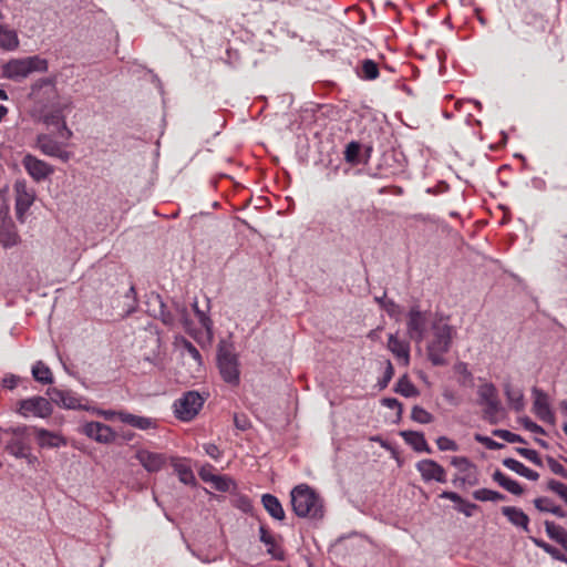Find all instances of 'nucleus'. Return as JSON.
I'll list each match as a JSON object with an SVG mask.
<instances>
[{"label":"nucleus","instance_id":"nucleus-48","mask_svg":"<svg viewBox=\"0 0 567 567\" xmlns=\"http://www.w3.org/2000/svg\"><path fill=\"white\" fill-rule=\"evenodd\" d=\"M547 488L554 493H556L564 502L567 504V485L556 481L550 480L547 484Z\"/></svg>","mask_w":567,"mask_h":567},{"label":"nucleus","instance_id":"nucleus-23","mask_svg":"<svg viewBox=\"0 0 567 567\" xmlns=\"http://www.w3.org/2000/svg\"><path fill=\"white\" fill-rule=\"evenodd\" d=\"M502 514L516 527L529 532V517L523 512V509L515 506L502 507Z\"/></svg>","mask_w":567,"mask_h":567},{"label":"nucleus","instance_id":"nucleus-14","mask_svg":"<svg viewBox=\"0 0 567 567\" xmlns=\"http://www.w3.org/2000/svg\"><path fill=\"white\" fill-rule=\"evenodd\" d=\"M415 467L424 482L446 483V471L436 461L424 458L419 461Z\"/></svg>","mask_w":567,"mask_h":567},{"label":"nucleus","instance_id":"nucleus-49","mask_svg":"<svg viewBox=\"0 0 567 567\" xmlns=\"http://www.w3.org/2000/svg\"><path fill=\"white\" fill-rule=\"evenodd\" d=\"M436 444L440 451H453L456 452L458 450V445L455 441L451 440L447 436H440L436 440Z\"/></svg>","mask_w":567,"mask_h":567},{"label":"nucleus","instance_id":"nucleus-20","mask_svg":"<svg viewBox=\"0 0 567 567\" xmlns=\"http://www.w3.org/2000/svg\"><path fill=\"white\" fill-rule=\"evenodd\" d=\"M31 431L33 432L39 446L42 449L60 447L66 444L65 440L58 433L35 426L31 427Z\"/></svg>","mask_w":567,"mask_h":567},{"label":"nucleus","instance_id":"nucleus-50","mask_svg":"<svg viewBox=\"0 0 567 567\" xmlns=\"http://www.w3.org/2000/svg\"><path fill=\"white\" fill-rule=\"evenodd\" d=\"M516 451H517V453L519 455H522L523 457L527 458L528 461H530L535 465H538V466L542 465V460H540L538 453L535 450H529V449H525V447H517Z\"/></svg>","mask_w":567,"mask_h":567},{"label":"nucleus","instance_id":"nucleus-10","mask_svg":"<svg viewBox=\"0 0 567 567\" xmlns=\"http://www.w3.org/2000/svg\"><path fill=\"white\" fill-rule=\"evenodd\" d=\"M21 163L25 172L35 183L48 179L54 173L52 165L32 154L24 155Z\"/></svg>","mask_w":567,"mask_h":567},{"label":"nucleus","instance_id":"nucleus-2","mask_svg":"<svg viewBox=\"0 0 567 567\" xmlns=\"http://www.w3.org/2000/svg\"><path fill=\"white\" fill-rule=\"evenodd\" d=\"M292 509L299 517L321 519L324 515L323 501L320 495L307 484L296 486L291 493Z\"/></svg>","mask_w":567,"mask_h":567},{"label":"nucleus","instance_id":"nucleus-42","mask_svg":"<svg viewBox=\"0 0 567 567\" xmlns=\"http://www.w3.org/2000/svg\"><path fill=\"white\" fill-rule=\"evenodd\" d=\"M360 151H361V145L360 143L358 142H350L347 146H346V150H344V159L347 163H350L352 165H355V164H359L360 163Z\"/></svg>","mask_w":567,"mask_h":567},{"label":"nucleus","instance_id":"nucleus-34","mask_svg":"<svg viewBox=\"0 0 567 567\" xmlns=\"http://www.w3.org/2000/svg\"><path fill=\"white\" fill-rule=\"evenodd\" d=\"M478 403L481 405H485L488 402H492L498 399V393L496 386L491 382H485L478 386L477 390Z\"/></svg>","mask_w":567,"mask_h":567},{"label":"nucleus","instance_id":"nucleus-32","mask_svg":"<svg viewBox=\"0 0 567 567\" xmlns=\"http://www.w3.org/2000/svg\"><path fill=\"white\" fill-rule=\"evenodd\" d=\"M493 480L497 482L507 492L514 495H522L524 492L523 487L518 482L507 477L504 473H502L498 470L495 471V473L493 474Z\"/></svg>","mask_w":567,"mask_h":567},{"label":"nucleus","instance_id":"nucleus-44","mask_svg":"<svg viewBox=\"0 0 567 567\" xmlns=\"http://www.w3.org/2000/svg\"><path fill=\"white\" fill-rule=\"evenodd\" d=\"M354 218L360 225L369 224L377 218L375 207L360 208L353 213Z\"/></svg>","mask_w":567,"mask_h":567},{"label":"nucleus","instance_id":"nucleus-53","mask_svg":"<svg viewBox=\"0 0 567 567\" xmlns=\"http://www.w3.org/2000/svg\"><path fill=\"white\" fill-rule=\"evenodd\" d=\"M520 423L527 431L542 435L546 434L545 430L540 425H538L527 416L523 417L520 420Z\"/></svg>","mask_w":567,"mask_h":567},{"label":"nucleus","instance_id":"nucleus-56","mask_svg":"<svg viewBox=\"0 0 567 567\" xmlns=\"http://www.w3.org/2000/svg\"><path fill=\"white\" fill-rule=\"evenodd\" d=\"M460 480L462 481L463 484L476 485L477 482H478L476 466L474 465L472 467V471H468V472L464 473L460 477Z\"/></svg>","mask_w":567,"mask_h":567},{"label":"nucleus","instance_id":"nucleus-5","mask_svg":"<svg viewBox=\"0 0 567 567\" xmlns=\"http://www.w3.org/2000/svg\"><path fill=\"white\" fill-rule=\"evenodd\" d=\"M217 364L223 380L230 385H238L240 381L239 362L237 354L229 347H220L217 353Z\"/></svg>","mask_w":567,"mask_h":567},{"label":"nucleus","instance_id":"nucleus-7","mask_svg":"<svg viewBox=\"0 0 567 567\" xmlns=\"http://www.w3.org/2000/svg\"><path fill=\"white\" fill-rule=\"evenodd\" d=\"M205 399L196 391L186 392L174 403L175 415L182 421L193 420L203 408Z\"/></svg>","mask_w":567,"mask_h":567},{"label":"nucleus","instance_id":"nucleus-30","mask_svg":"<svg viewBox=\"0 0 567 567\" xmlns=\"http://www.w3.org/2000/svg\"><path fill=\"white\" fill-rule=\"evenodd\" d=\"M535 507L540 512L551 513L556 515L557 517L565 518L567 516V512L560 507L559 505H556L550 498L548 497H538L534 499Z\"/></svg>","mask_w":567,"mask_h":567},{"label":"nucleus","instance_id":"nucleus-18","mask_svg":"<svg viewBox=\"0 0 567 567\" xmlns=\"http://www.w3.org/2000/svg\"><path fill=\"white\" fill-rule=\"evenodd\" d=\"M31 94L37 101L41 102L45 100L48 103L54 106V103L58 100V90L54 80H39L37 83L33 84Z\"/></svg>","mask_w":567,"mask_h":567},{"label":"nucleus","instance_id":"nucleus-15","mask_svg":"<svg viewBox=\"0 0 567 567\" xmlns=\"http://www.w3.org/2000/svg\"><path fill=\"white\" fill-rule=\"evenodd\" d=\"M39 121H41L47 126H55L61 140L69 141L73 136L72 131L66 125L61 110L44 112L41 114Z\"/></svg>","mask_w":567,"mask_h":567},{"label":"nucleus","instance_id":"nucleus-26","mask_svg":"<svg viewBox=\"0 0 567 567\" xmlns=\"http://www.w3.org/2000/svg\"><path fill=\"white\" fill-rule=\"evenodd\" d=\"M20 243V236L13 224H2L0 226V245L8 249L17 246Z\"/></svg>","mask_w":567,"mask_h":567},{"label":"nucleus","instance_id":"nucleus-45","mask_svg":"<svg viewBox=\"0 0 567 567\" xmlns=\"http://www.w3.org/2000/svg\"><path fill=\"white\" fill-rule=\"evenodd\" d=\"M411 417L421 424H429L433 421V415L419 405L413 406Z\"/></svg>","mask_w":567,"mask_h":567},{"label":"nucleus","instance_id":"nucleus-22","mask_svg":"<svg viewBox=\"0 0 567 567\" xmlns=\"http://www.w3.org/2000/svg\"><path fill=\"white\" fill-rule=\"evenodd\" d=\"M118 420L138 430H151L157 427V420L148 416H141L126 411L118 412Z\"/></svg>","mask_w":567,"mask_h":567},{"label":"nucleus","instance_id":"nucleus-58","mask_svg":"<svg viewBox=\"0 0 567 567\" xmlns=\"http://www.w3.org/2000/svg\"><path fill=\"white\" fill-rule=\"evenodd\" d=\"M204 450H205L206 454L209 455L214 460H218L221 456L220 450L218 449L217 445H215L213 443L205 444Z\"/></svg>","mask_w":567,"mask_h":567},{"label":"nucleus","instance_id":"nucleus-47","mask_svg":"<svg viewBox=\"0 0 567 567\" xmlns=\"http://www.w3.org/2000/svg\"><path fill=\"white\" fill-rule=\"evenodd\" d=\"M493 434L508 443H525V440L520 435L508 430H495Z\"/></svg>","mask_w":567,"mask_h":567},{"label":"nucleus","instance_id":"nucleus-31","mask_svg":"<svg viewBox=\"0 0 567 567\" xmlns=\"http://www.w3.org/2000/svg\"><path fill=\"white\" fill-rule=\"evenodd\" d=\"M175 347L181 349L182 353H187L198 365L203 364V358L198 349L186 338L179 336L175 338Z\"/></svg>","mask_w":567,"mask_h":567},{"label":"nucleus","instance_id":"nucleus-46","mask_svg":"<svg viewBox=\"0 0 567 567\" xmlns=\"http://www.w3.org/2000/svg\"><path fill=\"white\" fill-rule=\"evenodd\" d=\"M451 465L456 467L462 474L472 471V467L474 466V464L465 456H453L451 458Z\"/></svg>","mask_w":567,"mask_h":567},{"label":"nucleus","instance_id":"nucleus-9","mask_svg":"<svg viewBox=\"0 0 567 567\" xmlns=\"http://www.w3.org/2000/svg\"><path fill=\"white\" fill-rule=\"evenodd\" d=\"M47 394L59 406L72 410H90V406L82 403L84 399L71 390L49 388Z\"/></svg>","mask_w":567,"mask_h":567},{"label":"nucleus","instance_id":"nucleus-37","mask_svg":"<svg viewBox=\"0 0 567 567\" xmlns=\"http://www.w3.org/2000/svg\"><path fill=\"white\" fill-rule=\"evenodd\" d=\"M455 373L457 374V381L462 386L473 388L474 377L468 370V367L464 362H458L454 367Z\"/></svg>","mask_w":567,"mask_h":567},{"label":"nucleus","instance_id":"nucleus-27","mask_svg":"<svg viewBox=\"0 0 567 567\" xmlns=\"http://www.w3.org/2000/svg\"><path fill=\"white\" fill-rule=\"evenodd\" d=\"M544 525L547 536L567 551V530L550 520H545Z\"/></svg>","mask_w":567,"mask_h":567},{"label":"nucleus","instance_id":"nucleus-38","mask_svg":"<svg viewBox=\"0 0 567 567\" xmlns=\"http://www.w3.org/2000/svg\"><path fill=\"white\" fill-rule=\"evenodd\" d=\"M504 391H505V395L507 398L509 405L517 412L523 410L524 395H523L522 391L518 389H513L509 384H507L505 386Z\"/></svg>","mask_w":567,"mask_h":567},{"label":"nucleus","instance_id":"nucleus-33","mask_svg":"<svg viewBox=\"0 0 567 567\" xmlns=\"http://www.w3.org/2000/svg\"><path fill=\"white\" fill-rule=\"evenodd\" d=\"M357 73L360 79L372 81L379 76V66L373 60L365 59L361 62V66Z\"/></svg>","mask_w":567,"mask_h":567},{"label":"nucleus","instance_id":"nucleus-13","mask_svg":"<svg viewBox=\"0 0 567 567\" xmlns=\"http://www.w3.org/2000/svg\"><path fill=\"white\" fill-rule=\"evenodd\" d=\"M16 193V212L19 220L23 221L24 213L31 207L34 202V190L29 188L24 179L14 183Z\"/></svg>","mask_w":567,"mask_h":567},{"label":"nucleus","instance_id":"nucleus-28","mask_svg":"<svg viewBox=\"0 0 567 567\" xmlns=\"http://www.w3.org/2000/svg\"><path fill=\"white\" fill-rule=\"evenodd\" d=\"M261 502L265 509L272 518L278 520H282L285 518V511L276 496L271 494H265L261 497Z\"/></svg>","mask_w":567,"mask_h":567},{"label":"nucleus","instance_id":"nucleus-19","mask_svg":"<svg viewBox=\"0 0 567 567\" xmlns=\"http://www.w3.org/2000/svg\"><path fill=\"white\" fill-rule=\"evenodd\" d=\"M175 313L167 310L163 302H161V311H159V318L162 322L167 327H174L176 322V316L182 321L184 328L188 330L189 320H188V312L187 308L184 305L175 303L174 305Z\"/></svg>","mask_w":567,"mask_h":567},{"label":"nucleus","instance_id":"nucleus-11","mask_svg":"<svg viewBox=\"0 0 567 567\" xmlns=\"http://www.w3.org/2000/svg\"><path fill=\"white\" fill-rule=\"evenodd\" d=\"M533 412L535 415L543 422L555 424L556 417L554 412L550 409L549 396L548 394L538 388H533Z\"/></svg>","mask_w":567,"mask_h":567},{"label":"nucleus","instance_id":"nucleus-4","mask_svg":"<svg viewBox=\"0 0 567 567\" xmlns=\"http://www.w3.org/2000/svg\"><path fill=\"white\" fill-rule=\"evenodd\" d=\"M47 70L48 61L39 55H32L10 60L3 65V75L10 80L19 81L32 72H45Z\"/></svg>","mask_w":567,"mask_h":567},{"label":"nucleus","instance_id":"nucleus-43","mask_svg":"<svg viewBox=\"0 0 567 567\" xmlns=\"http://www.w3.org/2000/svg\"><path fill=\"white\" fill-rule=\"evenodd\" d=\"M484 406V416L485 419L492 423L495 424L497 422V414L502 410V404L499 399H496L492 402L486 403Z\"/></svg>","mask_w":567,"mask_h":567},{"label":"nucleus","instance_id":"nucleus-57","mask_svg":"<svg viewBox=\"0 0 567 567\" xmlns=\"http://www.w3.org/2000/svg\"><path fill=\"white\" fill-rule=\"evenodd\" d=\"M475 440L482 444H484L487 449H491V450H497V449H501L503 447V444L501 443H497L496 441L487 437V436H482V435H476L475 436Z\"/></svg>","mask_w":567,"mask_h":567},{"label":"nucleus","instance_id":"nucleus-3","mask_svg":"<svg viewBox=\"0 0 567 567\" xmlns=\"http://www.w3.org/2000/svg\"><path fill=\"white\" fill-rule=\"evenodd\" d=\"M441 316L433 315L430 311L421 310L419 306H413L406 315V334L420 344L426 337L429 328L432 329V322L436 321Z\"/></svg>","mask_w":567,"mask_h":567},{"label":"nucleus","instance_id":"nucleus-64","mask_svg":"<svg viewBox=\"0 0 567 567\" xmlns=\"http://www.w3.org/2000/svg\"><path fill=\"white\" fill-rule=\"evenodd\" d=\"M441 498H445V499H450L454 503H460L462 502V497L455 493V492H447V491H444L441 495H440Z\"/></svg>","mask_w":567,"mask_h":567},{"label":"nucleus","instance_id":"nucleus-12","mask_svg":"<svg viewBox=\"0 0 567 567\" xmlns=\"http://www.w3.org/2000/svg\"><path fill=\"white\" fill-rule=\"evenodd\" d=\"M82 433L97 443L111 444L116 439L113 429L101 422H86L82 425Z\"/></svg>","mask_w":567,"mask_h":567},{"label":"nucleus","instance_id":"nucleus-39","mask_svg":"<svg viewBox=\"0 0 567 567\" xmlns=\"http://www.w3.org/2000/svg\"><path fill=\"white\" fill-rule=\"evenodd\" d=\"M395 391L405 398H414L420 394L416 386L409 380L408 375H403L396 383Z\"/></svg>","mask_w":567,"mask_h":567},{"label":"nucleus","instance_id":"nucleus-16","mask_svg":"<svg viewBox=\"0 0 567 567\" xmlns=\"http://www.w3.org/2000/svg\"><path fill=\"white\" fill-rule=\"evenodd\" d=\"M31 427H17L13 430V435L11 440L7 444V450L10 454L16 457H29V445L27 443L25 436Z\"/></svg>","mask_w":567,"mask_h":567},{"label":"nucleus","instance_id":"nucleus-41","mask_svg":"<svg viewBox=\"0 0 567 567\" xmlns=\"http://www.w3.org/2000/svg\"><path fill=\"white\" fill-rule=\"evenodd\" d=\"M473 497L476 501H481V502H487V501L498 502V501L505 499V496L503 494H501L496 491L488 489V488L476 489L473 493Z\"/></svg>","mask_w":567,"mask_h":567},{"label":"nucleus","instance_id":"nucleus-63","mask_svg":"<svg viewBox=\"0 0 567 567\" xmlns=\"http://www.w3.org/2000/svg\"><path fill=\"white\" fill-rule=\"evenodd\" d=\"M530 539L535 544V546H537L538 548L543 549L547 554H548L549 549L553 546L549 543H547V542H545V540H543L540 538L530 537Z\"/></svg>","mask_w":567,"mask_h":567},{"label":"nucleus","instance_id":"nucleus-55","mask_svg":"<svg viewBox=\"0 0 567 567\" xmlns=\"http://www.w3.org/2000/svg\"><path fill=\"white\" fill-rule=\"evenodd\" d=\"M478 507L476 504L466 502L462 498V502L458 503V506L456 509L461 513H463L465 516L471 517L474 514V511H476Z\"/></svg>","mask_w":567,"mask_h":567},{"label":"nucleus","instance_id":"nucleus-36","mask_svg":"<svg viewBox=\"0 0 567 567\" xmlns=\"http://www.w3.org/2000/svg\"><path fill=\"white\" fill-rule=\"evenodd\" d=\"M19 45L18 35L13 30L0 25V47L6 50H14Z\"/></svg>","mask_w":567,"mask_h":567},{"label":"nucleus","instance_id":"nucleus-21","mask_svg":"<svg viewBox=\"0 0 567 567\" xmlns=\"http://www.w3.org/2000/svg\"><path fill=\"white\" fill-rule=\"evenodd\" d=\"M388 349L405 367L410 364V343L396 334H389Z\"/></svg>","mask_w":567,"mask_h":567},{"label":"nucleus","instance_id":"nucleus-35","mask_svg":"<svg viewBox=\"0 0 567 567\" xmlns=\"http://www.w3.org/2000/svg\"><path fill=\"white\" fill-rule=\"evenodd\" d=\"M32 375L38 382L42 384H50L53 382V375L50 368L42 361H38L32 367Z\"/></svg>","mask_w":567,"mask_h":567},{"label":"nucleus","instance_id":"nucleus-8","mask_svg":"<svg viewBox=\"0 0 567 567\" xmlns=\"http://www.w3.org/2000/svg\"><path fill=\"white\" fill-rule=\"evenodd\" d=\"M17 412L23 417H48L52 413L51 402L43 396H32L18 403Z\"/></svg>","mask_w":567,"mask_h":567},{"label":"nucleus","instance_id":"nucleus-6","mask_svg":"<svg viewBox=\"0 0 567 567\" xmlns=\"http://www.w3.org/2000/svg\"><path fill=\"white\" fill-rule=\"evenodd\" d=\"M34 146L43 155L59 158L64 163H66L72 156V153L66 150L68 141H59L54 138L51 134H38Z\"/></svg>","mask_w":567,"mask_h":567},{"label":"nucleus","instance_id":"nucleus-60","mask_svg":"<svg viewBox=\"0 0 567 567\" xmlns=\"http://www.w3.org/2000/svg\"><path fill=\"white\" fill-rule=\"evenodd\" d=\"M382 404L389 409H396L399 415L402 413V404L394 398H384Z\"/></svg>","mask_w":567,"mask_h":567},{"label":"nucleus","instance_id":"nucleus-54","mask_svg":"<svg viewBox=\"0 0 567 567\" xmlns=\"http://www.w3.org/2000/svg\"><path fill=\"white\" fill-rule=\"evenodd\" d=\"M89 411L92 412L93 414L104 417L107 421H112L115 417L118 419V412H120V411H114V410H103V409L91 408V406H90Z\"/></svg>","mask_w":567,"mask_h":567},{"label":"nucleus","instance_id":"nucleus-52","mask_svg":"<svg viewBox=\"0 0 567 567\" xmlns=\"http://www.w3.org/2000/svg\"><path fill=\"white\" fill-rule=\"evenodd\" d=\"M547 464L553 473L564 478H567V470L554 457H547Z\"/></svg>","mask_w":567,"mask_h":567},{"label":"nucleus","instance_id":"nucleus-24","mask_svg":"<svg viewBox=\"0 0 567 567\" xmlns=\"http://www.w3.org/2000/svg\"><path fill=\"white\" fill-rule=\"evenodd\" d=\"M259 533L260 542L267 546L268 554H270L277 560H282L285 557L284 550L277 544L275 536L264 525L260 526Z\"/></svg>","mask_w":567,"mask_h":567},{"label":"nucleus","instance_id":"nucleus-59","mask_svg":"<svg viewBox=\"0 0 567 567\" xmlns=\"http://www.w3.org/2000/svg\"><path fill=\"white\" fill-rule=\"evenodd\" d=\"M393 375H394V368H393L391 361L388 360L381 386H383V388L386 386L388 383L390 382V380L393 378Z\"/></svg>","mask_w":567,"mask_h":567},{"label":"nucleus","instance_id":"nucleus-1","mask_svg":"<svg viewBox=\"0 0 567 567\" xmlns=\"http://www.w3.org/2000/svg\"><path fill=\"white\" fill-rule=\"evenodd\" d=\"M431 331V339L426 346L427 358L433 365H444V355L450 351L456 331L443 317L432 322Z\"/></svg>","mask_w":567,"mask_h":567},{"label":"nucleus","instance_id":"nucleus-17","mask_svg":"<svg viewBox=\"0 0 567 567\" xmlns=\"http://www.w3.org/2000/svg\"><path fill=\"white\" fill-rule=\"evenodd\" d=\"M135 458L150 473L161 471L166 464V455L141 449L136 452Z\"/></svg>","mask_w":567,"mask_h":567},{"label":"nucleus","instance_id":"nucleus-40","mask_svg":"<svg viewBox=\"0 0 567 567\" xmlns=\"http://www.w3.org/2000/svg\"><path fill=\"white\" fill-rule=\"evenodd\" d=\"M175 472L182 483L193 485L196 482L195 475L190 467L184 463L177 462L174 464Z\"/></svg>","mask_w":567,"mask_h":567},{"label":"nucleus","instance_id":"nucleus-25","mask_svg":"<svg viewBox=\"0 0 567 567\" xmlns=\"http://www.w3.org/2000/svg\"><path fill=\"white\" fill-rule=\"evenodd\" d=\"M401 436L403 437L406 444L413 447L414 451L426 453L432 452L423 433L415 431H404L401 433Z\"/></svg>","mask_w":567,"mask_h":567},{"label":"nucleus","instance_id":"nucleus-51","mask_svg":"<svg viewBox=\"0 0 567 567\" xmlns=\"http://www.w3.org/2000/svg\"><path fill=\"white\" fill-rule=\"evenodd\" d=\"M193 308H194V311L200 322V324L207 330L209 331L210 328H212V320L204 312L202 311L199 308H198V303L197 301H195L193 303Z\"/></svg>","mask_w":567,"mask_h":567},{"label":"nucleus","instance_id":"nucleus-62","mask_svg":"<svg viewBox=\"0 0 567 567\" xmlns=\"http://www.w3.org/2000/svg\"><path fill=\"white\" fill-rule=\"evenodd\" d=\"M234 422H235L236 427L239 430H243V431H245L249 425L248 419L245 415L236 414L234 416Z\"/></svg>","mask_w":567,"mask_h":567},{"label":"nucleus","instance_id":"nucleus-61","mask_svg":"<svg viewBox=\"0 0 567 567\" xmlns=\"http://www.w3.org/2000/svg\"><path fill=\"white\" fill-rule=\"evenodd\" d=\"M378 301L384 307L390 316H394L399 310V306L392 300L383 301L382 299H378Z\"/></svg>","mask_w":567,"mask_h":567},{"label":"nucleus","instance_id":"nucleus-29","mask_svg":"<svg viewBox=\"0 0 567 567\" xmlns=\"http://www.w3.org/2000/svg\"><path fill=\"white\" fill-rule=\"evenodd\" d=\"M503 465L530 481H537L539 477V474L537 472L526 467L523 463L515 458H504Z\"/></svg>","mask_w":567,"mask_h":567}]
</instances>
